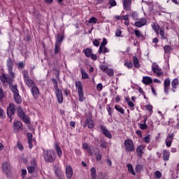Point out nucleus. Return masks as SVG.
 Instances as JSON below:
<instances>
[{"mask_svg": "<svg viewBox=\"0 0 179 179\" xmlns=\"http://www.w3.org/2000/svg\"><path fill=\"white\" fill-rule=\"evenodd\" d=\"M152 71L154 73L157 74L158 78H160L163 75V71H162V69L157 64H153L152 66Z\"/></svg>", "mask_w": 179, "mask_h": 179, "instance_id": "8", "label": "nucleus"}, {"mask_svg": "<svg viewBox=\"0 0 179 179\" xmlns=\"http://www.w3.org/2000/svg\"><path fill=\"white\" fill-rule=\"evenodd\" d=\"M142 169H143V166L141 165V164H138L136 166V173H139Z\"/></svg>", "mask_w": 179, "mask_h": 179, "instance_id": "51", "label": "nucleus"}, {"mask_svg": "<svg viewBox=\"0 0 179 179\" xmlns=\"http://www.w3.org/2000/svg\"><path fill=\"white\" fill-rule=\"evenodd\" d=\"M55 94H56V97L57 99L58 103H59L61 104V103H62V101H64V96H62V90L59 88H56L55 89Z\"/></svg>", "mask_w": 179, "mask_h": 179, "instance_id": "11", "label": "nucleus"}, {"mask_svg": "<svg viewBox=\"0 0 179 179\" xmlns=\"http://www.w3.org/2000/svg\"><path fill=\"white\" fill-rule=\"evenodd\" d=\"M93 45H95V47H99V45H100V42L99 41V40L95 39L93 41Z\"/></svg>", "mask_w": 179, "mask_h": 179, "instance_id": "60", "label": "nucleus"}, {"mask_svg": "<svg viewBox=\"0 0 179 179\" xmlns=\"http://www.w3.org/2000/svg\"><path fill=\"white\" fill-rule=\"evenodd\" d=\"M52 82L54 85L55 89H58V83L57 82V80L52 79Z\"/></svg>", "mask_w": 179, "mask_h": 179, "instance_id": "58", "label": "nucleus"}, {"mask_svg": "<svg viewBox=\"0 0 179 179\" xmlns=\"http://www.w3.org/2000/svg\"><path fill=\"white\" fill-rule=\"evenodd\" d=\"M133 62L135 68H139V66H141V64H139V60L138 59V57H134Z\"/></svg>", "mask_w": 179, "mask_h": 179, "instance_id": "37", "label": "nucleus"}, {"mask_svg": "<svg viewBox=\"0 0 179 179\" xmlns=\"http://www.w3.org/2000/svg\"><path fill=\"white\" fill-rule=\"evenodd\" d=\"M98 52H99V54H106V52H110V50H108V48H107V47L102 46V48L101 50H100V47H99Z\"/></svg>", "mask_w": 179, "mask_h": 179, "instance_id": "32", "label": "nucleus"}, {"mask_svg": "<svg viewBox=\"0 0 179 179\" xmlns=\"http://www.w3.org/2000/svg\"><path fill=\"white\" fill-rule=\"evenodd\" d=\"M121 34H122V31L120 29H117L115 32L116 37H121Z\"/></svg>", "mask_w": 179, "mask_h": 179, "instance_id": "59", "label": "nucleus"}, {"mask_svg": "<svg viewBox=\"0 0 179 179\" xmlns=\"http://www.w3.org/2000/svg\"><path fill=\"white\" fill-rule=\"evenodd\" d=\"M15 104L10 103L9 106L7 108V115L9 118H12V115L15 114Z\"/></svg>", "mask_w": 179, "mask_h": 179, "instance_id": "12", "label": "nucleus"}, {"mask_svg": "<svg viewBox=\"0 0 179 179\" xmlns=\"http://www.w3.org/2000/svg\"><path fill=\"white\" fill-rule=\"evenodd\" d=\"M23 125L22 124V122L20 121H15L13 124V128L15 131H22Z\"/></svg>", "mask_w": 179, "mask_h": 179, "instance_id": "24", "label": "nucleus"}, {"mask_svg": "<svg viewBox=\"0 0 179 179\" xmlns=\"http://www.w3.org/2000/svg\"><path fill=\"white\" fill-rule=\"evenodd\" d=\"M143 149H145V146L139 145L136 149V153L138 157H142V155H143Z\"/></svg>", "mask_w": 179, "mask_h": 179, "instance_id": "28", "label": "nucleus"}, {"mask_svg": "<svg viewBox=\"0 0 179 179\" xmlns=\"http://www.w3.org/2000/svg\"><path fill=\"white\" fill-rule=\"evenodd\" d=\"M100 69L102 71V72H105V73H107L108 76H114V70L108 69V66H107L102 65L100 66Z\"/></svg>", "mask_w": 179, "mask_h": 179, "instance_id": "9", "label": "nucleus"}, {"mask_svg": "<svg viewBox=\"0 0 179 179\" xmlns=\"http://www.w3.org/2000/svg\"><path fill=\"white\" fill-rule=\"evenodd\" d=\"M82 146L83 149L87 150V153H89L90 156H93L94 155L93 150H92L91 148H89V144H87V143H83Z\"/></svg>", "mask_w": 179, "mask_h": 179, "instance_id": "25", "label": "nucleus"}, {"mask_svg": "<svg viewBox=\"0 0 179 179\" xmlns=\"http://www.w3.org/2000/svg\"><path fill=\"white\" fill-rule=\"evenodd\" d=\"M132 1L131 0H123V8L125 10H131V5Z\"/></svg>", "mask_w": 179, "mask_h": 179, "instance_id": "22", "label": "nucleus"}, {"mask_svg": "<svg viewBox=\"0 0 179 179\" xmlns=\"http://www.w3.org/2000/svg\"><path fill=\"white\" fill-rule=\"evenodd\" d=\"M159 34L162 38H164V29H160Z\"/></svg>", "mask_w": 179, "mask_h": 179, "instance_id": "63", "label": "nucleus"}, {"mask_svg": "<svg viewBox=\"0 0 179 179\" xmlns=\"http://www.w3.org/2000/svg\"><path fill=\"white\" fill-rule=\"evenodd\" d=\"M76 88L78 95V101L81 103L85 101V94L83 93V85L82 82L77 81L76 83Z\"/></svg>", "mask_w": 179, "mask_h": 179, "instance_id": "3", "label": "nucleus"}, {"mask_svg": "<svg viewBox=\"0 0 179 179\" xmlns=\"http://www.w3.org/2000/svg\"><path fill=\"white\" fill-rule=\"evenodd\" d=\"M129 173H131L133 176H136V173H135V171H134V167L132 166V164H128L127 165Z\"/></svg>", "mask_w": 179, "mask_h": 179, "instance_id": "34", "label": "nucleus"}, {"mask_svg": "<svg viewBox=\"0 0 179 179\" xmlns=\"http://www.w3.org/2000/svg\"><path fill=\"white\" fill-rule=\"evenodd\" d=\"M107 145H108L107 142H106L103 140L101 141V147H102L103 149H107Z\"/></svg>", "mask_w": 179, "mask_h": 179, "instance_id": "46", "label": "nucleus"}, {"mask_svg": "<svg viewBox=\"0 0 179 179\" xmlns=\"http://www.w3.org/2000/svg\"><path fill=\"white\" fill-rule=\"evenodd\" d=\"M140 128L141 129H148V124L146 123L140 124Z\"/></svg>", "mask_w": 179, "mask_h": 179, "instance_id": "57", "label": "nucleus"}, {"mask_svg": "<svg viewBox=\"0 0 179 179\" xmlns=\"http://www.w3.org/2000/svg\"><path fill=\"white\" fill-rule=\"evenodd\" d=\"M142 82L144 85H150V83H152L153 80L149 76H144Z\"/></svg>", "mask_w": 179, "mask_h": 179, "instance_id": "26", "label": "nucleus"}, {"mask_svg": "<svg viewBox=\"0 0 179 179\" xmlns=\"http://www.w3.org/2000/svg\"><path fill=\"white\" fill-rule=\"evenodd\" d=\"M155 177H157V178H162V172H160L159 171H157L155 173Z\"/></svg>", "mask_w": 179, "mask_h": 179, "instance_id": "53", "label": "nucleus"}, {"mask_svg": "<svg viewBox=\"0 0 179 179\" xmlns=\"http://www.w3.org/2000/svg\"><path fill=\"white\" fill-rule=\"evenodd\" d=\"M179 85V80L178 78H174L171 82V86L173 89H177V86Z\"/></svg>", "mask_w": 179, "mask_h": 179, "instance_id": "33", "label": "nucleus"}, {"mask_svg": "<svg viewBox=\"0 0 179 179\" xmlns=\"http://www.w3.org/2000/svg\"><path fill=\"white\" fill-rule=\"evenodd\" d=\"M90 171H91V179H97V173L96 171V168L92 167Z\"/></svg>", "mask_w": 179, "mask_h": 179, "instance_id": "31", "label": "nucleus"}, {"mask_svg": "<svg viewBox=\"0 0 179 179\" xmlns=\"http://www.w3.org/2000/svg\"><path fill=\"white\" fill-rule=\"evenodd\" d=\"M147 22L145 18H141L138 21L134 23V26H136V27H142L146 24Z\"/></svg>", "mask_w": 179, "mask_h": 179, "instance_id": "21", "label": "nucleus"}, {"mask_svg": "<svg viewBox=\"0 0 179 179\" xmlns=\"http://www.w3.org/2000/svg\"><path fill=\"white\" fill-rule=\"evenodd\" d=\"M108 3L110 5V8H113V6H117V1H115V0H109Z\"/></svg>", "mask_w": 179, "mask_h": 179, "instance_id": "45", "label": "nucleus"}, {"mask_svg": "<svg viewBox=\"0 0 179 179\" xmlns=\"http://www.w3.org/2000/svg\"><path fill=\"white\" fill-rule=\"evenodd\" d=\"M31 92L33 97H34L35 99H37L38 96H40V90H38L37 85H34L31 88Z\"/></svg>", "mask_w": 179, "mask_h": 179, "instance_id": "14", "label": "nucleus"}, {"mask_svg": "<svg viewBox=\"0 0 179 179\" xmlns=\"http://www.w3.org/2000/svg\"><path fill=\"white\" fill-rule=\"evenodd\" d=\"M27 139H28V145L29 149H32L33 148V143H34L35 140L33 138V134L31 133H27Z\"/></svg>", "mask_w": 179, "mask_h": 179, "instance_id": "18", "label": "nucleus"}, {"mask_svg": "<svg viewBox=\"0 0 179 179\" xmlns=\"http://www.w3.org/2000/svg\"><path fill=\"white\" fill-rule=\"evenodd\" d=\"M150 139H152V136L150 134H148L144 137L143 141L145 143H150Z\"/></svg>", "mask_w": 179, "mask_h": 179, "instance_id": "39", "label": "nucleus"}, {"mask_svg": "<svg viewBox=\"0 0 179 179\" xmlns=\"http://www.w3.org/2000/svg\"><path fill=\"white\" fill-rule=\"evenodd\" d=\"M152 27L153 30H155V33H157V34H159V29L160 28L159 24L154 23L152 25Z\"/></svg>", "mask_w": 179, "mask_h": 179, "instance_id": "40", "label": "nucleus"}, {"mask_svg": "<svg viewBox=\"0 0 179 179\" xmlns=\"http://www.w3.org/2000/svg\"><path fill=\"white\" fill-rule=\"evenodd\" d=\"M98 179H106V174L99 173L98 176Z\"/></svg>", "mask_w": 179, "mask_h": 179, "instance_id": "62", "label": "nucleus"}, {"mask_svg": "<svg viewBox=\"0 0 179 179\" xmlns=\"http://www.w3.org/2000/svg\"><path fill=\"white\" fill-rule=\"evenodd\" d=\"M145 108L147 110H148V111H150V113H152L153 112V106L150 104L146 105L145 106Z\"/></svg>", "mask_w": 179, "mask_h": 179, "instance_id": "52", "label": "nucleus"}, {"mask_svg": "<svg viewBox=\"0 0 179 179\" xmlns=\"http://www.w3.org/2000/svg\"><path fill=\"white\" fill-rule=\"evenodd\" d=\"M170 159V151L168 150H164L163 151V159L165 162H169V159Z\"/></svg>", "mask_w": 179, "mask_h": 179, "instance_id": "27", "label": "nucleus"}, {"mask_svg": "<svg viewBox=\"0 0 179 179\" xmlns=\"http://www.w3.org/2000/svg\"><path fill=\"white\" fill-rule=\"evenodd\" d=\"M13 65H14L13 61H12V59L8 58L6 62V66H7L8 75L5 73H3L0 76V80L2 85H5L6 83L10 85V83L13 82V80L15 79V72H13Z\"/></svg>", "mask_w": 179, "mask_h": 179, "instance_id": "1", "label": "nucleus"}, {"mask_svg": "<svg viewBox=\"0 0 179 179\" xmlns=\"http://www.w3.org/2000/svg\"><path fill=\"white\" fill-rule=\"evenodd\" d=\"M55 149L58 157H62V150H61V147L58 144H55Z\"/></svg>", "mask_w": 179, "mask_h": 179, "instance_id": "29", "label": "nucleus"}, {"mask_svg": "<svg viewBox=\"0 0 179 179\" xmlns=\"http://www.w3.org/2000/svg\"><path fill=\"white\" fill-rule=\"evenodd\" d=\"M11 91L13 93V97L15 103H17V104H20V103H22V97L19 94V90H17V86L12 85Z\"/></svg>", "mask_w": 179, "mask_h": 179, "instance_id": "4", "label": "nucleus"}, {"mask_svg": "<svg viewBox=\"0 0 179 179\" xmlns=\"http://www.w3.org/2000/svg\"><path fill=\"white\" fill-rule=\"evenodd\" d=\"M107 44V39L106 38H103V41L101 43L100 47V50H101V48H103V47H106V45Z\"/></svg>", "mask_w": 179, "mask_h": 179, "instance_id": "50", "label": "nucleus"}, {"mask_svg": "<svg viewBox=\"0 0 179 179\" xmlns=\"http://www.w3.org/2000/svg\"><path fill=\"white\" fill-rule=\"evenodd\" d=\"M61 51V44L55 43V54H58Z\"/></svg>", "mask_w": 179, "mask_h": 179, "instance_id": "38", "label": "nucleus"}, {"mask_svg": "<svg viewBox=\"0 0 179 179\" xmlns=\"http://www.w3.org/2000/svg\"><path fill=\"white\" fill-rule=\"evenodd\" d=\"M72 176H73V169H72V166L70 165L66 166V176L68 179H71Z\"/></svg>", "mask_w": 179, "mask_h": 179, "instance_id": "13", "label": "nucleus"}, {"mask_svg": "<svg viewBox=\"0 0 179 179\" xmlns=\"http://www.w3.org/2000/svg\"><path fill=\"white\" fill-rule=\"evenodd\" d=\"M171 81L170 78H166L164 82V90L166 94H169V90L170 89Z\"/></svg>", "mask_w": 179, "mask_h": 179, "instance_id": "16", "label": "nucleus"}, {"mask_svg": "<svg viewBox=\"0 0 179 179\" xmlns=\"http://www.w3.org/2000/svg\"><path fill=\"white\" fill-rule=\"evenodd\" d=\"M5 117V111L0 107V118Z\"/></svg>", "mask_w": 179, "mask_h": 179, "instance_id": "55", "label": "nucleus"}, {"mask_svg": "<svg viewBox=\"0 0 179 179\" xmlns=\"http://www.w3.org/2000/svg\"><path fill=\"white\" fill-rule=\"evenodd\" d=\"M17 113L18 114V116L20 118L25 122V124H29L30 122V120H29V117L26 116L24 114V112L21 108H18L17 110Z\"/></svg>", "mask_w": 179, "mask_h": 179, "instance_id": "6", "label": "nucleus"}, {"mask_svg": "<svg viewBox=\"0 0 179 179\" xmlns=\"http://www.w3.org/2000/svg\"><path fill=\"white\" fill-rule=\"evenodd\" d=\"M115 110H117V111H119V113H120L121 114H124V110L122 108H121L120 105H115Z\"/></svg>", "mask_w": 179, "mask_h": 179, "instance_id": "42", "label": "nucleus"}, {"mask_svg": "<svg viewBox=\"0 0 179 179\" xmlns=\"http://www.w3.org/2000/svg\"><path fill=\"white\" fill-rule=\"evenodd\" d=\"M106 164L108 167H111L113 166V162L110 160V159H106Z\"/></svg>", "mask_w": 179, "mask_h": 179, "instance_id": "61", "label": "nucleus"}, {"mask_svg": "<svg viewBox=\"0 0 179 179\" xmlns=\"http://www.w3.org/2000/svg\"><path fill=\"white\" fill-rule=\"evenodd\" d=\"M165 52H170L171 48L169 45L165 46L164 48Z\"/></svg>", "mask_w": 179, "mask_h": 179, "instance_id": "64", "label": "nucleus"}, {"mask_svg": "<svg viewBox=\"0 0 179 179\" xmlns=\"http://www.w3.org/2000/svg\"><path fill=\"white\" fill-rule=\"evenodd\" d=\"M81 71V75L83 79H89V75H87V73L85 71V69H80Z\"/></svg>", "mask_w": 179, "mask_h": 179, "instance_id": "36", "label": "nucleus"}, {"mask_svg": "<svg viewBox=\"0 0 179 179\" xmlns=\"http://www.w3.org/2000/svg\"><path fill=\"white\" fill-rule=\"evenodd\" d=\"M22 76L24 78V80L30 78V77H29V72L26 70H24L22 71Z\"/></svg>", "mask_w": 179, "mask_h": 179, "instance_id": "43", "label": "nucleus"}, {"mask_svg": "<svg viewBox=\"0 0 179 179\" xmlns=\"http://www.w3.org/2000/svg\"><path fill=\"white\" fill-rule=\"evenodd\" d=\"M64 40V35L58 34L56 40V44H61Z\"/></svg>", "mask_w": 179, "mask_h": 179, "instance_id": "35", "label": "nucleus"}, {"mask_svg": "<svg viewBox=\"0 0 179 179\" xmlns=\"http://www.w3.org/2000/svg\"><path fill=\"white\" fill-rule=\"evenodd\" d=\"M83 52L85 57H87V58H90V56L92 55V52H93V50L92 48H87L83 50Z\"/></svg>", "mask_w": 179, "mask_h": 179, "instance_id": "30", "label": "nucleus"}, {"mask_svg": "<svg viewBox=\"0 0 179 179\" xmlns=\"http://www.w3.org/2000/svg\"><path fill=\"white\" fill-rule=\"evenodd\" d=\"M124 145L125 146L127 152H134V150H135V146L134 145V141H132V140H125Z\"/></svg>", "mask_w": 179, "mask_h": 179, "instance_id": "5", "label": "nucleus"}, {"mask_svg": "<svg viewBox=\"0 0 179 179\" xmlns=\"http://www.w3.org/2000/svg\"><path fill=\"white\" fill-rule=\"evenodd\" d=\"M134 33L137 38H141L143 37V35H142V33H141V31H139L138 29H134Z\"/></svg>", "mask_w": 179, "mask_h": 179, "instance_id": "41", "label": "nucleus"}, {"mask_svg": "<svg viewBox=\"0 0 179 179\" xmlns=\"http://www.w3.org/2000/svg\"><path fill=\"white\" fill-rule=\"evenodd\" d=\"M43 155L45 162L48 163H54L55 162L56 157L54 150H44Z\"/></svg>", "mask_w": 179, "mask_h": 179, "instance_id": "2", "label": "nucleus"}, {"mask_svg": "<svg viewBox=\"0 0 179 179\" xmlns=\"http://www.w3.org/2000/svg\"><path fill=\"white\" fill-rule=\"evenodd\" d=\"M99 20H97V18L94 17H92L90 20H89V23L92 24L93 23L94 24H96V23H97Z\"/></svg>", "mask_w": 179, "mask_h": 179, "instance_id": "44", "label": "nucleus"}, {"mask_svg": "<svg viewBox=\"0 0 179 179\" xmlns=\"http://www.w3.org/2000/svg\"><path fill=\"white\" fill-rule=\"evenodd\" d=\"M2 170L5 174H9V173H10V164L4 162L2 164Z\"/></svg>", "mask_w": 179, "mask_h": 179, "instance_id": "19", "label": "nucleus"}, {"mask_svg": "<svg viewBox=\"0 0 179 179\" xmlns=\"http://www.w3.org/2000/svg\"><path fill=\"white\" fill-rule=\"evenodd\" d=\"M25 85H27V87H29L30 89L33 87V86H36V83H34V81L31 79V78H26L24 80Z\"/></svg>", "mask_w": 179, "mask_h": 179, "instance_id": "23", "label": "nucleus"}, {"mask_svg": "<svg viewBox=\"0 0 179 179\" xmlns=\"http://www.w3.org/2000/svg\"><path fill=\"white\" fill-rule=\"evenodd\" d=\"M131 17H132V19H133L134 20H138V13H136V12H133V13H131Z\"/></svg>", "mask_w": 179, "mask_h": 179, "instance_id": "47", "label": "nucleus"}, {"mask_svg": "<svg viewBox=\"0 0 179 179\" xmlns=\"http://www.w3.org/2000/svg\"><path fill=\"white\" fill-rule=\"evenodd\" d=\"M100 129L101 132L106 136V138H108L109 139H111L113 138V136L111 135V133L107 129H106V127L104 126H100Z\"/></svg>", "mask_w": 179, "mask_h": 179, "instance_id": "20", "label": "nucleus"}, {"mask_svg": "<svg viewBox=\"0 0 179 179\" xmlns=\"http://www.w3.org/2000/svg\"><path fill=\"white\" fill-rule=\"evenodd\" d=\"M16 65L18 69H23V68H24V64H23V62H20Z\"/></svg>", "mask_w": 179, "mask_h": 179, "instance_id": "48", "label": "nucleus"}, {"mask_svg": "<svg viewBox=\"0 0 179 179\" xmlns=\"http://www.w3.org/2000/svg\"><path fill=\"white\" fill-rule=\"evenodd\" d=\"M17 148H18L19 150H23V145L19 141L17 143Z\"/></svg>", "mask_w": 179, "mask_h": 179, "instance_id": "56", "label": "nucleus"}, {"mask_svg": "<svg viewBox=\"0 0 179 179\" xmlns=\"http://www.w3.org/2000/svg\"><path fill=\"white\" fill-rule=\"evenodd\" d=\"M92 152L94 153L93 156H96V160H97V162H100L102 157L101 154H100V150L97 148H93Z\"/></svg>", "mask_w": 179, "mask_h": 179, "instance_id": "15", "label": "nucleus"}, {"mask_svg": "<svg viewBox=\"0 0 179 179\" xmlns=\"http://www.w3.org/2000/svg\"><path fill=\"white\" fill-rule=\"evenodd\" d=\"M124 66H127L129 69H131V68H132V66H134V64H132V62H124Z\"/></svg>", "mask_w": 179, "mask_h": 179, "instance_id": "49", "label": "nucleus"}, {"mask_svg": "<svg viewBox=\"0 0 179 179\" xmlns=\"http://www.w3.org/2000/svg\"><path fill=\"white\" fill-rule=\"evenodd\" d=\"M85 124L87 126L88 128H90V129H92V128L94 127V122L92 119V113H88L86 115Z\"/></svg>", "mask_w": 179, "mask_h": 179, "instance_id": "7", "label": "nucleus"}, {"mask_svg": "<svg viewBox=\"0 0 179 179\" xmlns=\"http://www.w3.org/2000/svg\"><path fill=\"white\" fill-rule=\"evenodd\" d=\"M174 133L168 134L165 141L167 148H170V146H171V143H173V141L174 140Z\"/></svg>", "mask_w": 179, "mask_h": 179, "instance_id": "10", "label": "nucleus"}, {"mask_svg": "<svg viewBox=\"0 0 179 179\" xmlns=\"http://www.w3.org/2000/svg\"><path fill=\"white\" fill-rule=\"evenodd\" d=\"M37 165L36 164V160L32 159L31 161V165L27 167L28 173H34L36 170Z\"/></svg>", "mask_w": 179, "mask_h": 179, "instance_id": "17", "label": "nucleus"}, {"mask_svg": "<svg viewBox=\"0 0 179 179\" xmlns=\"http://www.w3.org/2000/svg\"><path fill=\"white\" fill-rule=\"evenodd\" d=\"M5 97V92H3V90L2 88H0V101Z\"/></svg>", "mask_w": 179, "mask_h": 179, "instance_id": "54", "label": "nucleus"}]
</instances>
